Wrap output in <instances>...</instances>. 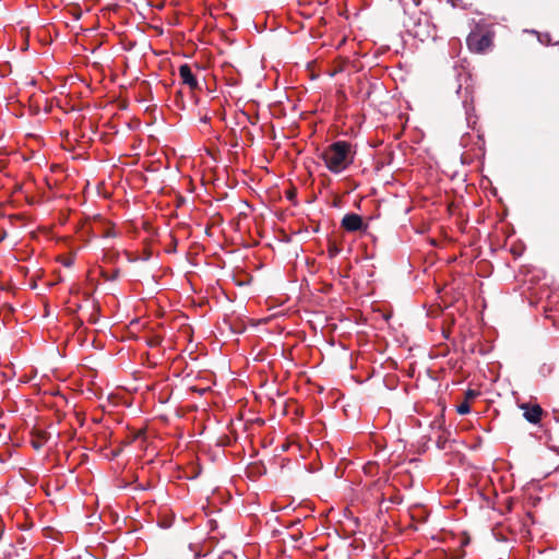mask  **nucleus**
<instances>
[{
	"label": "nucleus",
	"instance_id": "nucleus-1",
	"mask_svg": "<svg viewBox=\"0 0 559 559\" xmlns=\"http://www.w3.org/2000/svg\"><path fill=\"white\" fill-rule=\"evenodd\" d=\"M320 157L324 160L326 168L335 174L345 170L354 159L350 143L346 141H336L329 145Z\"/></svg>",
	"mask_w": 559,
	"mask_h": 559
},
{
	"label": "nucleus",
	"instance_id": "nucleus-2",
	"mask_svg": "<svg viewBox=\"0 0 559 559\" xmlns=\"http://www.w3.org/2000/svg\"><path fill=\"white\" fill-rule=\"evenodd\" d=\"M493 34L489 31L475 29L466 38L472 52L485 53L492 46Z\"/></svg>",
	"mask_w": 559,
	"mask_h": 559
},
{
	"label": "nucleus",
	"instance_id": "nucleus-3",
	"mask_svg": "<svg viewBox=\"0 0 559 559\" xmlns=\"http://www.w3.org/2000/svg\"><path fill=\"white\" fill-rule=\"evenodd\" d=\"M341 227L347 233H362L368 231V224L364 222L362 217L356 213H348L344 215L341 221Z\"/></svg>",
	"mask_w": 559,
	"mask_h": 559
},
{
	"label": "nucleus",
	"instance_id": "nucleus-4",
	"mask_svg": "<svg viewBox=\"0 0 559 559\" xmlns=\"http://www.w3.org/2000/svg\"><path fill=\"white\" fill-rule=\"evenodd\" d=\"M520 408L524 411L523 417L531 424H538L544 415L543 408L538 404L531 405L523 403Z\"/></svg>",
	"mask_w": 559,
	"mask_h": 559
},
{
	"label": "nucleus",
	"instance_id": "nucleus-5",
	"mask_svg": "<svg viewBox=\"0 0 559 559\" xmlns=\"http://www.w3.org/2000/svg\"><path fill=\"white\" fill-rule=\"evenodd\" d=\"M179 76L181 82L186 84L191 91L199 90V82L189 64L185 63L179 67Z\"/></svg>",
	"mask_w": 559,
	"mask_h": 559
},
{
	"label": "nucleus",
	"instance_id": "nucleus-6",
	"mask_svg": "<svg viewBox=\"0 0 559 559\" xmlns=\"http://www.w3.org/2000/svg\"><path fill=\"white\" fill-rule=\"evenodd\" d=\"M49 433L45 430H34L32 432L31 444L35 450H40L48 441Z\"/></svg>",
	"mask_w": 559,
	"mask_h": 559
},
{
	"label": "nucleus",
	"instance_id": "nucleus-7",
	"mask_svg": "<svg viewBox=\"0 0 559 559\" xmlns=\"http://www.w3.org/2000/svg\"><path fill=\"white\" fill-rule=\"evenodd\" d=\"M378 468H379V466H378V464H377V463H374V462H368V463L364 466V471H365V473H366V474H368V475H370V476H372V475L377 474Z\"/></svg>",
	"mask_w": 559,
	"mask_h": 559
},
{
	"label": "nucleus",
	"instance_id": "nucleus-8",
	"mask_svg": "<svg viewBox=\"0 0 559 559\" xmlns=\"http://www.w3.org/2000/svg\"><path fill=\"white\" fill-rule=\"evenodd\" d=\"M456 411L460 415L468 414L471 412L469 403L467 401H464L463 403L457 405Z\"/></svg>",
	"mask_w": 559,
	"mask_h": 559
},
{
	"label": "nucleus",
	"instance_id": "nucleus-9",
	"mask_svg": "<svg viewBox=\"0 0 559 559\" xmlns=\"http://www.w3.org/2000/svg\"><path fill=\"white\" fill-rule=\"evenodd\" d=\"M479 395V392L476 391V390H472V389H468L466 392H465V401H467L469 403V401L476 399L477 396Z\"/></svg>",
	"mask_w": 559,
	"mask_h": 559
},
{
	"label": "nucleus",
	"instance_id": "nucleus-10",
	"mask_svg": "<svg viewBox=\"0 0 559 559\" xmlns=\"http://www.w3.org/2000/svg\"><path fill=\"white\" fill-rule=\"evenodd\" d=\"M160 343H162V338L159 336H153L147 340V345L151 347H156V346L160 345Z\"/></svg>",
	"mask_w": 559,
	"mask_h": 559
},
{
	"label": "nucleus",
	"instance_id": "nucleus-11",
	"mask_svg": "<svg viewBox=\"0 0 559 559\" xmlns=\"http://www.w3.org/2000/svg\"><path fill=\"white\" fill-rule=\"evenodd\" d=\"M103 276H104V278H105V280H107V281H114V280H116V278L119 276V270H118V269H117V270H115V271L111 273V275H107L106 273H103Z\"/></svg>",
	"mask_w": 559,
	"mask_h": 559
},
{
	"label": "nucleus",
	"instance_id": "nucleus-12",
	"mask_svg": "<svg viewBox=\"0 0 559 559\" xmlns=\"http://www.w3.org/2000/svg\"><path fill=\"white\" fill-rule=\"evenodd\" d=\"M328 251H329L330 257H335L336 254H338L340 248L333 243L330 246Z\"/></svg>",
	"mask_w": 559,
	"mask_h": 559
},
{
	"label": "nucleus",
	"instance_id": "nucleus-13",
	"mask_svg": "<svg viewBox=\"0 0 559 559\" xmlns=\"http://www.w3.org/2000/svg\"><path fill=\"white\" fill-rule=\"evenodd\" d=\"M106 237H114L115 236V233L112 230H107V233L105 234Z\"/></svg>",
	"mask_w": 559,
	"mask_h": 559
},
{
	"label": "nucleus",
	"instance_id": "nucleus-14",
	"mask_svg": "<svg viewBox=\"0 0 559 559\" xmlns=\"http://www.w3.org/2000/svg\"><path fill=\"white\" fill-rule=\"evenodd\" d=\"M106 257L111 261V260H115V258H117V257H118V253H115V254H112V255L107 254Z\"/></svg>",
	"mask_w": 559,
	"mask_h": 559
},
{
	"label": "nucleus",
	"instance_id": "nucleus-15",
	"mask_svg": "<svg viewBox=\"0 0 559 559\" xmlns=\"http://www.w3.org/2000/svg\"><path fill=\"white\" fill-rule=\"evenodd\" d=\"M294 195H295V193H294V192H289V193H288V198H289V199H292Z\"/></svg>",
	"mask_w": 559,
	"mask_h": 559
},
{
	"label": "nucleus",
	"instance_id": "nucleus-16",
	"mask_svg": "<svg viewBox=\"0 0 559 559\" xmlns=\"http://www.w3.org/2000/svg\"><path fill=\"white\" fill-rule=\"evenodd\" d=\"M177 245V239L174 238V242H171V246H176Z\"/></svg>",
	"mask_w": 559,
	"mask_h": 559
},
{
	"label": "nucleus",
	"instance_id": "nucleus-17",
	"mask_svg": "<svg viewBox=\"0 0 559 559\" xmlns=\"http://www.w3.org/2000/svg\"><path fill=\"white\" fill-rule=\"evenodd\" d=\"M177 245V239L174 238V242H171V246H176Z\"/></svg>",
	"mask_w": 559,
	"mask_h": 559
}]
</instances>
